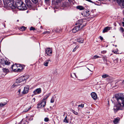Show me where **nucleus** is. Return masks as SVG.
<instances>
[{
    "instance_id": "1",
    "label": "nucleus",
    "mask_w": 124,
    "mask_h": 124,
    "mask_svg": "<svg viewBox=\"0 0 124 124\" xmlns=\"http://www.w3.org/2000/svg\"><path fill=\"white\" fill-rule=\"evenodd\" d=\"M115 97L118 102L116 106L114 107V109L115 112L119 110H122L124 106V97L120 96L119 94H116Z\"/></svg>"
},
{
    "instance_id": "2",
    "label": "nucleus",
    "mask_w": 124,
    "mask_h": 124,
    "mask_svg": "<svg viewBox=\"0 0 124 124\" xmlns=\"http://www.w3.org/2000/svg\"><path fill=\"white\" fill-rule=\"evenodd\" d=\"M83 23V20H79L77 21L76 24L77 26L75 27L72 29V32L74 33H75L84 26L85 25H83L82 24Z\"/></svg>"
},
{
    "instance_id": "3",
    "label": "nucleus",
    "mask_w": 124,
    "mask_h": 124,
    "mask_svg": "<svg viewBox=\"0 0 124 124\" xmlns=\"http://www.w3.org/2000/svg\"><path fill=\"white\" fill-rule=\"evenodd\" d=\"M28 77L26 76H23L17 79L16 81V82L12 86L13 87H14L16 86L19 85V84L22 82H25V80L27 79Z\"/></svg>"
},
{
    "instance_id": "4",
    "label": "nucleus",
    "mask_w": 124,
    "mask_h": 124,
    "mask_svg": "<svg viewBox=\"0 0 124 124\" xmlns=\"http://www.w3.org/2000/svg\"><path fill=\"white\" fill-rule=\"evenodd\" d=\"M46 101L44 99L42 101L40 102L37 104L38 108H41L44 107L45 106Z\"/></svg>"
},
{
    "instance_id": "5",
    "label": "nucleus",
    "mask_w": 124,
    "mask_h": 124,
    "mask_svg": "<svg viewBox=\"0 0 124 124\" xmlns=\"http://www.w3.org/2000/svg\"><path fill=\"white\" fill-rule=\"evenodd\" d=\"M6 3L8 7H9L13 9L15 8V7L13 1L6 2Z\"/></svg>"
},
{
    "instance_id": "6",
    "label": "nucleus",
    "mask_w": 124,
    "mask_h": 124,
    "mask_svg": "<svg viewBox=\"0 0 124 124\" xmlns=\"http://www.w3.org/2000/svg\"><path fill=\"white\" fill-rule=\"evenodd\" d=\"M23 88H24V89L22 92V94H25L28 93L29 90V86L28 85H26L25 87H23Z\"/></svg>"
},
{
    "instance_id": "7",
    "label": "nucleus",
    "mask_w": 124,
    "mask_h": 124,
    "mask_svg": "<svg viewBox=\"0 0 124 124\" xmlns=\"http://www.w3.org/2000/svg\"><path fill=\"white\" fill-rule=\"evenodd\" d=\"M41 91L42 90L41 88H37L33 92V94L32 96L40 94L41 93Z\"/></svg>"
},
{
    "instance_id": "8",
    "label": "nucleus",
    "mask_w": 124,
    "mask_h": 124,
    "mask_svg": "<svg viewBox=\"0 0 124 124\" xmlns=\"http://www.w3.org/2000/svg\"><path fill=\"white\" fill-rule=\"evenodd\" d=\"M52 53V51L49 48H47L46 50V53H45L46 56L48 55L50 56L51 55Z\"/></svg>"
},
{
    "instance_id": "9",
    "label": "nucleus",
    "mask_w": 124,
    "mask_h": 124,
    "mask_svg": "<svg viewBox=\"0 0 124 124\" xmlns=\"http://www.w3.org/2000/svg\"><path fill=\"white\" fill-rule=\"evenodd\" d=\"M23 3V2L21 0H18L16 2V6L18 9L20 8L21 6Z\"/></svg>"
},
{
    "instance_id": "10",
    "label": "nucleus",
    "mask_w": 124,
    "mask_h": 124,
    "mask_svg": "<svg viewBox=\"0 0 124 124\" xmlns=\"http://www.w3.org/2000/svg\"><path fill=\"white\" fill-rule=\"evenodd\" d=\"M90 12L88 10L84 11L81 14L84 16H89L90 14Z\"/></svg>"
},
{
    "instance_id": "11",
    "label": "nucleus",
    "mask_w": 124,
    "mask_h": 124,
    "mask_svg": "<svg viewBox=\"0 0 124 124\" xmlns=\"http://www.w3.org/2000/svg\"><path fill=\"white\" fill-rule=\"evenodd\" d=\"M117 2L121 7L124 8V0H117Z\"/></svg>"
},
{
    "instance_id": "12",
    "label": "nucleus",
    "mask_w": 124,
    "mask_h": 124,
    "mask_svg": "<svg viewBox=\"0 0 124 124\" xmlns=\"http://www.w3.org/2000/svg\"><path fill=\"white\" fill-rule=\"evenodd\" d=\"M17 71H21L24 68V66L20 64H17Z\"/></svg>"
},
{
    "instance_id": "13",
    "label": "nucleus",
    "mask_w": 124,
    "mask_h": 124,
    "mask_svg": "<svg viewBox=\"0 0 124 124\" xmlns=\"http://www.w3.org/2000/svg\"><path fill=\"white\" fill-rule=\"evenodd\" d=\"M25 2L27 7L31 8L32 6V4L30 0H25Z\"/></svg>"
},
{
    "instance_id": "14",
    "label": "nucleus",
    "mask_w": 124,
    "mask_h": 124,
    "mask_svg": "<svg viewBox=\"0 0 124 124\" xmlns=\"http://www.w3.org/2000/svg\"><path fill=\"white\" fill-rule=\"evenodd\" d=\"M92 97L94 100H96L97 98V96L96 93L94 92H92L91 94Z\"/></svg>"
},
{
    "instance_id": "15",
    "label": "nucleus",
    "mask_w": 124,
    "mask_h": 124,
    "mask_svg": "<svg viewBox=\"0 0 124 124\" xmlns=\"http://www.w3.org/2000/svg\"><path fill=\"white\" fill-rule=\"evenodd\" d=\"M11 69L12 70L17 71V64H16L13 65L11 67Z\"/></svg>"
},
{
    "instance_id": "16",
    "label": "nucleus",
    "mask_w": 124,
    "mask_h": 124,
    "mask_svg": "<svg viewBox=\"0 0 124 124\" xmlns=\"http://www.w3.org/2000/svg\"><path fill=\"white\" fill-rule=\"evenodd\" d=\"M27 8L25 5L23 3L21 6V8L19 9L20 10H23L26 9Z\"/></svg>"
},
{
    "instance_id": "17",
    "label": "nucleus",
    "mask_w": 124,
    "mask_h": 124,
    "mask_svg": "<svg viewBox=\"0 0 124 124\" xmlns=\"http://www.w3.org/2000/svg\"><path fill=\"white\" fill-rule=\"evenodd\" d=\"M111 28V27H105L102 31L103 33H104L108 31Z\"/></svg>"
},
{
    "instance_id": "18",
    "label": "nucleus",
    "mask_w": 124,
    "mask_h": 124,
    "mask_svg": "<svg viewBox=\"0 0 124 124\" xmlns=\"http://www.w3.org/2000/svg\"><path fill=\"white\" fill-rule=\"evenodd\" d=\"M49 62H51V60L50 59H48L45 61L44 62V65L46 66H48Z\"/></svg>"
},
{
    "instance_id": "19",
    "label": "nucleus",
    "mask_w": 124,
    "mask_h": 124,
    "mask_svg": "<svg viewBox=\"0 0 124 124\" xmlns=\"http://www.w3.org/2000/svg\"><path fill=\"white\" fill-rule=\"evenodd\" d=\"M2 70L4 72L6 73L5 74V75H6L7 73L9 72V70L8 69L6 68H3L2 69Z\"/></svg>"
},
{
    "instance_id": "20",
    "label": "nucleus",
    "mask_w": 124,
    "mask_h": 124,
    "mask_svg": "<svg viewBox=\"0 0 124 124\" xmlns=\"http://www.w3.org/2000/svg\"><path fill=\"white\" fill-rule=\"evenodd\" d=\"M77 9H79L80 10H82L84 9V8L82 6H78L76 7Z\"/></svg>"
},
{
    "instance_id": "21",
    "label": "nucleus",
    "mask_w": 124,
    "mask_h": 124,
    "mask_svg": "<svg viewBox=\"0 0 124 124\" xmlns=\"http://www.w3.org/2000/svg\"><path fill=\"white\" fill-rule=\"evenodd\" d=\"M77 41L80 43H82L84 41V39H83L79 38L77 39Z\"/></svg>"
},
{
    "instance_id": "22",
    "label": "nucleus",
    "mask_w": 124,
    "mask_h": 124,
    "mask_svg": "<svg viewBox=\"0 0 124 124\" xmlns=\"http://www.w3.org/2000/svg\"><path fill=\"white\" fill-rule=\"evenodd\" d=\"M71 76L72 78H77L76 74L74 73H72L71 74Z\"/></svg>"
},
{
    "instance_id": "23",
    "label": "nucleus",
    "mask_w": 124,
    "mask_h": 124,
    "mask_svg": "<svg viewBox=\"0 0 124 124\" xmlns=\"http://www.w3.org/2000/svg\"><path fill=\"white\" fill-rule=\"evenodd\" d=\"M69 6V4L68 2H65L63 3L62 5V6L64 7H67Z\"/></svg>"
},
{
    "instance_id": "24",
    "label": "nucleus",
    "mask_w": 124,
    "mask_h": 124,
    "mask_svg": "<svg viewBox=\"0 0 124 124\" xmlns=\"http://www.w3.org/2000/svg\"><path fill=\"white\" fill-rule=\"evenodd\" d=\"M31 106H30L26 108V109H25L23 111V112H26L29 111L31 109Z\"/></svg>"
},
{
    "instance_id": "25",
    "label": "nucleus",
    "mask_w": 124,
    "mask_h": 124,
    "mask_svg": "<svg viewBox=\"0 0 124 124\" xmlns=\"http://www.w3.org/2000/svg\"><path fill=\"white\" fill-rule=\"evenodd\" d=\"M63 122L66 123H69V120L67 118V116H66Z\"/></svg>"
},
{
    "instance_id": "26",
    "label": "nucleus",
    "mask_w": 124,
    "mask_h": 124,
    "mask_svg": "<svg viewBox=\"0 0 124 124\" xmlns=\"http://www.w3.org/2000/svg\"><path fill=\"white\" fill-rule=\"evenodd\" d=\"M1 63L2 64L4 65L5 63H6L5 59H1Z\"/></svg>"
},
{
    "instance_id": "27",
    "label": "nucleus",
    "mask_w": 124,
    "mask_h": 124,
    "mask_svg": "<svg viewBox=\"0 0 124 124\" xmlns=\"http://www.w3.org/2000/svg\"><path fill=\"white\" fill-rule=\"evenodd\" d=\"M84 104H81L80 105H78V107L79 108H82L84 107Z\"/></svg>"
},
{
    "instance_id": "28",
    "label": "nucleus",
    "mask_w": 124,
    "mask_h": 124,
    "mask_svg": "<svg viewBox=\"0 0 124 124\" xmlns=\"http://www.w3.org/2000/svg\"><path fill=\"white\" fill-rule=\"evenodd\" d=\"M119 120L118 119L116 118L113 121L115 124H116L118 122Z\"/></svg>"
},
{
    "instance_id": "29",
    "label": "nucleus",
    "mask_w": 124,
    "mask_h": 124,
    "mask_svg": "<svg viewBox=\"0 0 124 124\" xmlns=\"http://www.w3.org/2000/svg\"><path fill=\"white\" fill-rule=\"evenodd\" d=\"M108 75L105 74H104L103 75H102V77L103 78H106L108 77Z\"/></svg>"
},
{
    "instance_id": "30",
    "label": "nucleus",
    "mask_w": 124,
    "mask_h": 124,
    "mask_svg": "<svg viewBox=\"0 0 124 124\" xmlns=\"http://www.w3.org/2000/svg\"><path fill=\"white\" fill-rule=\"evenodd\" d=\"M26 28L23 26H22L20 28V30L21 31H24L26 29Z\"/></svg>"
},
{
    "instance_id": "31",
    "label": "nucleus",
    "mask_w": 124,
    "mask_h": 124,
    "mask_svg": "<svg viewBox=\"0 0 124 124\" xmlns=\"http://www.w3.org/2000/svg\"><path fill=\"white\" fill-rule=\"evenodd\" d=\"M54 97H52V98L51 101H50V102L51 103H53L54 102Z\"/></svg>"
},
{
    "instance_id": "32",
    "label": "nucleus",
    "mask_w": 124,
    "mask_h": 124,
    "mask_svg": "<svg viewBox=\"0 0 124 124\" xmlns=\"http://www.w3.org/2000/svg\"><path fill=\"white\" fill-rule=\"evenodd\" d=\"M119 31L123 33L124 32V29L123 28L121 27L120 28Z\"/></svg>"
},
{
    "instance_id": "33",
    "label": "nucleus",
    "mask_w": 124,
    "mask_h": 124,
    "mask_svg": "<svg viewBox=\"0 0 124 124\" xmlns=\"http://www.w3.org/2000/svg\"><path fill=\"white\" fill-rule=\"evenodd\" d=\"M6 104V102H5L4 103H0V108L5 105Z\"/></svg>"
},
{
    "instance_id": "34",
    "label": "nucleus",
    "mask_w": 124,
    "mask_h": 124,
    "mask_svg": "<svg viewBox=\"0 0 124 124\" xmlns=\"http://www.w3.org/2000/svg\"><path fill=\"white\" fill-rule=\"evenodd\" d=\"M34 3L36 4L38 2L39 0H31Z\"/></svg>"
},
{
    "instance_id": "35",
    "label": "nucleus",
    "mask_w": 124,
    "mask_h": 124,
    "mask_svg": "<svg viewBox=\"0 0 124 124\" xmlns=\"http://www.w3.org/2000/svg\"><path fill=\"white\" fill-rule=\"evenodd\" d=\"M6 63H5V64L6 65H9L10 63V62L7 61V60H5Z\"/></svg>"
},
{
    "instance_id": "36",
    "label": "nucleus",
    "mask_w": 124,
    "mask_h": 124,
    "mask_svg": "<svg viewBox=\"0 0 124 124\" xmlns=\"http://www.w3.org/2000/svg\"><path fill=\"white\" fill-rule=\"evenodd\" d=\"M49 120V119L48 117H46L44 118V121L45 122H47Z\"/></svg>"
},
{
    "instance_id": "37",
    "label": "nucleus",
    "mask_w": 124,
    "mask_h": 124,
    "mask_svg": "<svg viewBox=\"0 0 124 124\" xmlns=\"http://www.w3.org/2000/svg\"><path fill=\"white\" fill-rule=\"evenodd\" d=\"M78 48V46H76L75 47V48H74V49L73 50V52H75L76 50Z\"/></svg>"
},
{
    "instance_id": "38",
    "label": "nucleus",
    "mask_w": 124,
    "mask_h": 124,
    "mask_svg": "<svg viewBox=\"0 0 124 124\" xmlns=\"http://www.w3.org/2000/svg\"><path fill=\"white\" fill-rule=\"evenodd\" d=\"M35 30V28L32 27H31L30 29V31H31V30L34 31Z\"/></svg>"
},
{
    "instance_id": "39",
    "label": "nucleus",
    "mask_w": 124,
    "mask_h": 124,
    "mask_svg": "<svg viewBox=\"0 0 124 124\" xmlns=\"http://www.w3.org/2000/svg\"><path fill=\"white\" fill-rule=\"evenodd\" d=\"M72 112L75 115H78V113L76 112L74 110H73L72 111Z\"/></svg>"
},
{
    "instance_id": "40",
    "label": "nucleus",
    "mask_w": 124,
    "mask_h": 124,
    "mask_svg": "<svg viewBox=\"0 0 124 124\" xmlns=\"http://www.w3.org/2000/svg\"><path fill=\"white\" fill-rule=\"evenodd\" d=\"M104 61H106V62H107V58L106 57H102Z\"/></svg>"
},
{
    "instance_id": "41",
    "label": "nucleus",
    "mask_w": 124,
    "mask_h": 124,
    "mask_svg": "<svg viewBox=\"0 0 124 124\" xmlns=\"http://www.w3.org/2000/svg\"><path fill=\"white\" fill-rule=\"evenodd\" d=\"M50 95V94H47V95H46V97L45 98V97H44L43 99H45V101L46 99H47L49 97V96Z\"/></svg>"
},
{
    "instance_id": "42",
    "label": "nucleus",
    "mask_w": 124,
    "mask_h": 124,
    "mask_svg": "<svg viewBox=\"0 0 124 124\" xmlns=\"http://www.w3.org/2000/svg\"><path fill=\"white\" fill-rule=\"evenodd\" d=\"M99 57L98 55H95L93 57V59H95L99 58Z\"/></svg>"
},
{
    "instance_id": "43",
    "label": "nucleus",
    "mask_w": 124,
    "mask_h": 124,
    "mask_svg": "<svg viewBox=\"0 0 124 124\" xmlns=\"http://www.w3.org/2000/svg\"><path fill=\"white\" fill-rule=\"evenodd\" d=\"M112 52H114V53L115 54H117V50H112Z\"/></svg>"
},
{
    "instance_id": "44",
    "label": "nucleus",
    "mask_w": 124,
    "mask_h": 124,
    "mask_svg": "<svg viewBox=\"0 0 124 124\" xmlns=\"http://www.w3.org/2000/svg\"><path fill=\"white\" fill-rule=\"evenodd\" d=\"M106 51H101V53L102 54H104L106 52Z\"/></svg>"
},
{
    "instance_id": "45",
    "label": "nucleus",
    "mask_w": 124,
    "mask_h": 124,
    "mask_svg": "<svg viewBox=\"0 0 124 124\" xmlns=\"http://www.w3.org/2000/svg\"><path fill=\"white\" fill-rule=\"evenodd\" d=\"M49 33V31H45L44 32V33H43L44 34H46L47 33Z\"/></svg>"
},
{
    "instance_id": "46",
    "label": "nucleus",
    "mask_w": 124,
    "mask_h": 124,
    "mask_svg": "<svg viewBox=\"0 0 124 124\" xmlns=\"http://www.w3.org/2000/svg\"><path fill=\"white\" fill-rule=\"evenodd\" d=\"M100 39L101 40H102L103 39V38L102 37L100 36Z\"/></svg>"
},
{
    "instance_id": "47",
    "label": "nucleus",
    "mask_w": 124,
    "mask_h": 124,
    "mask_svg": "<svg viewBox=\"0 0 124 124\" xmlns=\"http://www.w3.org/2000/svg\"><path fill=\"white\" fill-rule=\"evenodd\" d=\"M21 89H19L18 91V92H19V93H20V92H21Z\"/></svg>"
},
{
    "instance_id": "48",
    "label": "nucleus",
    "mask_w": 124,
    "mask_h": 124,
    "mask_svg": "<svg viewBox=\"0 0 124 124\" xmlns=\"http://www.w3.org/2000/svg\"><path fill=\"white\" fill-rule=\"evenodd\" d=\"M123 21H124L122 22V23L123 25V26L124 27V20H123Z\"/></svg>"
},
{
    "instance_id": "49",
    "label": "nucleus",
    "mask_w": 124,
    "mask_h": 124,
    "mask_svg": "<svg viewBox=\"0 0 124 124\" xmlns=\"http://www.w3.org/2000/svg\"><path fill=\"white\" fill-rule=\"evenodd\" d=\"M13 1V0H7L6 2H8L9 1Z\"/></svg>"
},
{
    "instance_id": "50",
    "label": "nucleus",
    "mask_w": 124,
    "mask_h": 124,
    "mask_svg": "<svg viewBox=\"0 0 124 124\" xmlns=\"http://www.w3.org/2000/svg\"><path fill=\"white\" fill-rule=\"evenodd\" d=\"M33 101L34 102H35V98H34L33 99Z\"/></svg>"
},
{
    "instance_id": "51",
    "label": "nucleus",
    "mask_w": 124,
    "mask_h": 124,
    "mask_svg": "<svg viewBox=\"0 0 124 124\" xmlns=\"http://www.w3.org/2000/svg\"><path fill=\"white\" fill-rule=\"evenodd\" d=\"M45 1H48L49 0H45Z\"/></svg>"
},
{
    "instance_id": "52",
    "label": "nucleus",
    "mask_w": 124,
    "mask_h": 124,
    "mask_svg": "<svg viewBox=\"0 0 124 124\" xmlns=\"http://www.w3.org/2000/svg\"><path fill=\"white\" fill-rule=\"evenodd\" d=\"M123 83L124 84V80L123 81Z\"/></svg>"
},
{
    "instance_id": "53",
    "label": "nucleus",
    "mask_w": 124,
    "mask_h": 124,
    "mask_svg": "<svg viewBox=\"0 0 124 124\" xmlns=\"http://www.w3.org/2000/svg\"><path fill=\"white\" fill-rule=\"evenodd\" d=\"M17 22H18L19 21V20H17Z\"/></svg>"
},
{
    "instance_id": "54",
    "label": "nucleus",
    "mask_w": 124,
    "mask_h": 124,
    "mask_svg": "<svg viewBox=\"0 0 124 124\" xmlns=\"http://www.w3.org/2000/svg\"><path fill=\"white\" fill-rule=\"evenodd\" d=\"M1 0H0V1Z\"/></svg>"
}]
</instances>
